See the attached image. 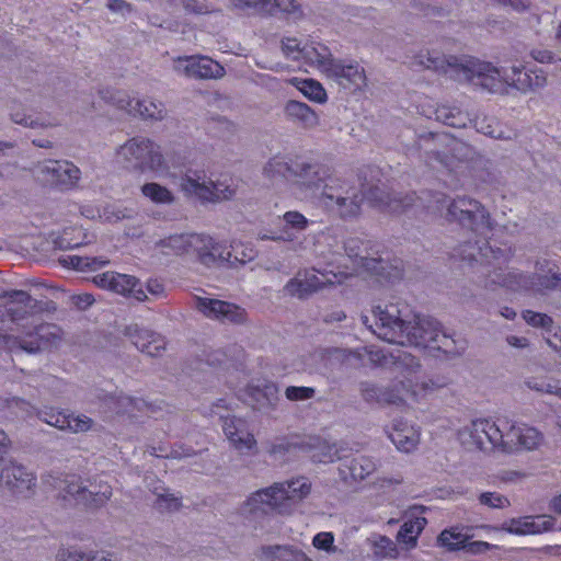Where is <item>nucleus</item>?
Instances as JSON below:
<instances>
[{
	"label": "nucleus",
	"mask_w": 561,
	"mask_h": 561,
	"mask_svg": "<svg viewBox=\"0 0 561 561\" xmlns=\"http://www.w3.org/2000/svg\"><path fill=\"white\" fill-rule=\"evenodd\" d=\"M420 57V62L427 69L443 73L458 82H477L489 92L497 90L500 79L523 93L543 88L547 83L545 71L537 67L513 66L507 70L477 57L445 56L436 51H427L426 55Z\"/></svg>",
	"instance_id": "f257e3e1"
},
{
	"label": "nucleus",
	"mask_w": 561,
	"mask_h": 561,
	"mask_svg": "<svg viewBox=\"0 0 561 561\" xmlns=\"http://www.w3.org/2000/svg\"><path fill=\"white\" fill-rule=\"evenodd\" d=\"M374 317V333L389 343L454 352L455 342L442 330L439 322L432 317L415 314L403 301L377 306Z\"/></svg>",
	"instance_id": "f03ea898"
},
{
	"label": "nucleus",
	"mask_w": 561,
	"mask_h": 561,
	"mask_svg": "<svg viewBox=\"0 0 561 561\" xmlns=\"http://www.w3.org/2000/svg\"><path fill=\"white\" fill-rule=\"evenodd\" d=\"M458 255L469 264L478 263L484 268L482 284L485 288L493 289L496 286L512 290H530L533 278L517 270L506 268L502 265L510 260V251L493 248L486 240L466 242L459 247Z\"/></svg>",
	"instance_id": "7ed1b4c3"
},
{
	"label": "nucleus",
	"mask_w": 561,
	"mask_h": 561,
	"mask_svg": "<svg viewBox=\"0 0 561 561\" xmlns=\"http://www.w3.org/2000/svg\"><path fill=\"white\" fill-rule=\"evenodd\" d=\"M428 196L431 199L425 205L428 211L438 214L448 221L458 222L484 237L492 230L490 214L477 199L467 196L450 199L439 192L428 194Z\"/></svg>",
	"instance_id": "20e7f679"
},
{
	"label": "nucleus",
	"mask_w": 561,
	"mask_h": 561,
	"mask_svg": "<svg viewBox=\"0 0 561 561\" xmlns=\"http://www.w3.org/2000/svg\"><path fill=\"white\" fill-rule=\"evenodd\" d=\"M371 185L356 181L354 176L334 175L319 195L320 203L342 220L360 216L365 195Z\"/></svg>",
	"instance_id": "39448f33"
},
{
	"label": "nucleus",
	"mask_w": 561,
	"mask_h": 561,
	"mask_svg": "<svg viewBox=\"0 0 561 561\" xmlns=\"http://www.w3.org/2000/svg\"><path fill=\"white\" fill-rule=\"evenodd\" d=\"M330 165L308 157H296L291 165V183L305 195H316L323 191L324 185L334 179Z\"/></svg>",
	"instance_id": "423d86ee"
},
{
	"label": "nucleus",
	"mask_w": 561,
	"mask_h": 561,
	"mask_svg": "<svg viewBox=\"0 0 561 561\" xmlns=\"http://www.w3.org/2000/svg\"><path fill=\"white\" fill-rule=\"evenodd\" d=\"M508 428V417L477 419L458 431V439L468 449H484L486 444L502 450L503 431Z\"/></svg>",
	"instance_id": "0eeeda50"
},
{
	"label": "nucleus",
	"mask_w": 561,
	"mask_h": 561,
	"mask_svg": "<svg viewBox=\"0 0 561 561\" xmlns=\"http://www.w3.org/2000/svg\"><path fill=\"white\" fill-rule=\"evenodd\" d=\"M240 512L244 516L254 518L267 515H289L287 502L284 500V484L275 482L252 492L241 504Z\"/></svg>",
	"instance_id": "6e6552de"
},
{
	"label": "nucleus",
	"mask_w": 561,
	"mask_h": 561,
	"mask_svg": "<svg viewBox=\"0 0 561 561\" xmlns=\"http://www.w3.org/2000/svg\"><path fill=\"white\" fill-rule=\"evenodd\" d=\"M61 337V329L50 323L35 325L33 331L23 332L18 335L1 336L4 346L9 351H24L26 353H36L43 348L57 346Z\"/></svg>",
	"instance_id": "1a4fd4ad"
},
{
	"label": "nucleus",
	"mask_w": 561,
	"mask_h": 561,
	"mask_svg": "<svg viewBox=\"0 0 561 561\" xmlns=\"http://www.w3.org/2000/svg\"><path fill=\"white\" fill-rule=\"evenodd\" d=\"M316 61L329 78L341 85L354 89L366 85L365 70L356 60L336 58L331 54L323 55L316 51Z\"/></svg>",
	"instance_id": "9d476101"
},
{
	"label": "nucleus",
	"mask_w": 561,
	"mask_h": 561,
	"mask_svg": "<svg viewBox=\"0 0 561 561\" xmlns=\"http://www.w3.org/2000/svg\"><path fill=\"white\" fill-rule=\"evenodd\" d=\"M35 175L46 186L69 191L77 187L81 171L68 160H45L36 165Z\"/></svg>",
	"instance_id": "9b49d317"
},
{
	"label": "nucleus",
	"mask_w": 561,
	"mask_h": 561,
	"mask_svg": "<svg viewBox=\"0 0 561 561\" xmlns=\"http://www.w3.org/2000/svg\"><path fill=\"white\" fill-rule=\"evenodd\" d=\"M118 156L123 157L129 167L140 171L164 172L170 169L169 162L159 151L154 142H124Z\"/></svg>",
	"instance_id": "f8f14e48"
},
{
	"label": "nucleus",
	"mask_w": 561,
	"mask_h": 561,
	"mask_svg": "<svg viewBox=\"0 0 561 561\" xmlns=\"http://www.w3.org/2000/svg\"><path fill=\"white\" fill-rule=\"evenodd\" d=\"M344 250L356 267H362L387 279L402 276L401 270L398 267L388 266V263L380 257H370L366 243L359 238H348L344 243Z\"/></svg>",
	"instance_id": "ddd939ff"
},
{
	"label": "nucleus",
	"mask_w": 561,
	"mask_h": 561,
	"mask_svg": "<svg viewBox=\"0 0 561 561\" xmlns=\"http://www.w3.org/2000/svg\"><path fill=\"white\" fill-rule=\"evenodd\" d=\"M364 352L373 366L391 369L397 379L405 374L415 375L420 368L416 357L402 350L387 353L375 346H368L364 348Z\"/></svg>",
	"instance_id": "4468645a"
},
{
	"label": "nucleus",
	"mask_w": 561,
	"mask_h": 561,
	"mask_svg": "<svg viewBox=\"0 0 561 561\" xmlns=\"http://www.w3.org/2000/svg\"><path fill=\"white\" fill-rule=\"evenodd\" d=\"M195 308L206 318L231 324H243L248 321L244 308L229 301L195 296Z\"/></svg>",
	"instance_id": "2eb2a0df"
},
{
	"label": "nucleus",
	"mask_w": 561,
	"mask_h": 561,
	"mask_svg": "<svg viewBox=\"0 0 561 561\" xmlns=\"http://www.w3.org/2000/svg\"><path fill=\"white\" fill-rule=\"evenodd\" d=\"M174 69L191 79L217 80L226 75L221 64L203 55L180 56L174 60Z\"/></svg>",
	"instance_id": "dca6fc26"
},
{
	"label": "nucleus",
	"mask_w": 561,
	"mask_h": 561,
	"mask_svg": "<svg viewBox=\"0 0 561 561\" xmlns=\"http://www.w3.org/2000/svg\"><path fill=\"white\" fill-rule=\"evenodd\" d=\"M545 440L543 434L536 427L517 424L508 419V428L503 431L502 450L513 453L518 449H538Z\"/></svg>",
	"instance_id": "f3484780"
},
{
	"label": "nucleus",
	"mask_w": 561,
	"mask_h": 561,
	"mask_svg": "<svg viewBox=\"0 0 561 561\" xmlns=\"http://www.w3.org/2000/svg\"><path fill=\"white\" fill-rule=\"evenodd\" d=\"M92 282L101 289L110 290L122 296H129L138 301L148 299L146 291L138 287V278L133 275L111 271L93 276Z\"/></svg>",
	"instance_id": "a211bd4d"
},
{
	"label": "nucleus",
	"mask_w": 561,
	"mask_h": 561,
	"mask_svg": "<svg viewBox=\"0 0 561 561\" xmlns=\"http://www.w3.org/2000/svg\"><path fill=\"white\" fill-rule=\"evenodd\" d=\"M428 194L426 193L423 197H416L415 193L404 195L402 193H386L378 185H371L368 190V198L375 203L379 210L394 215L405 211L414 205L416 199H421L425 207L431 199Z\"/></svg>",
	"instance_id": "6ab92c4d"
},
{
	"label": "nucleus",
	"mask_w": 561,
	"mask_h": 561,
	"mask_svg": "<svg viewBox=\"0 0 561 561\" xmlns=\"http://www.w3.org/2000/svg\"><path fill=\"white\" fill-rule=\"evenodd\" d=\"M113 100L119 108L145 121H162L167 115L164 103L152 98L135 99L118 92Z\"/></svg>",
	"instance_id": "aec40b11"
},
{
	"label": "nucleus",
	"mask_w": 561,
	"mask_h": 561,
	"mask_svg": "<svg viewBox=\"0 0 561 561\" xmlns=\"http://www.w3.org/2000/svg\"><path fill=\"white\" fill-rule=\"evenodd\" d=\"M35 480L32 472L14 462L7 465L0 473V485L16 496H28Z\"/></svg>",
	"instance_id": "412c9836"
},
{
	"label": "nucleus",
	"mask_w": 561,
	"mask_h": 561,
	"mask_svg": "<svg viewBox=\"0 0 561 561\" xmlns=\"http://www.w3.org/2000/svg\"><path fill=\"white\" fill-rule=\"evenodd\" d=\"M222 430L229 443L238 451L250 453L255 449L256 440L245 420L236 416L224 417Z\"/></svg>",
	"instance_id": "4be33fe9"
},
{
	"label": "nucleus",
	"mask_w": 561,
	"mask_h": 561,
	"mask_svg": "<svg viewBox=\"0 0 561 561\" xmlns=\"http://www.w3.org/2000/svg\"><path fill=\"white\" fill-rule=\"evenodd\" d=\"M360 394L367 402L398 404L404 400V392L412 391L405 388V382L400 379L389 387H380L376 383L364 381L359 386Z\"/></svg>",
	"instance_id": "5701e85b"
},
{
	"label": "nucleus",
	"mask_w": 561,
	"mask_h": 561,
	"mask_svg": "<svg viewBox=\"0 0 561 561\" xmlns=\"http://www.w3.org/2000/svg\"><path fill=\"white\" fill-rule=\"evenodd\" d=\"M125 335L141 353L156 357L165 351V340L162 335L140 328L138 324H130L125 330Z\"/></svg>",
	"instance_id": "b1692460"
},
{
	"label": "nucleus",
	"mask_w": 561,
	"mask_h": 561,
	"mask_svg": "<svg viewBox=\"0 0 561 561\" xmlns=\"http://www.w3.org/2000/svg\"><path fill=\"white\" fill-rule=\"evenodd\" d=\"M387 435L399 451L407 454L416 450L421 438L419 427L401 419L392 421Z\"/></svg>",
	"instance_id": "393cba45"
},
{
	"label": "nucleus",
	"mask_w": 561,
	"mask_h": 561,
	"mask_svg": "<svg viewBox=\"0 0 561 561\" xmlns=\"http://www.w3.org/2000/svg\"><path fill=\"white\" fill-rule=\"evenodd\" d=\"M378 468V461L370 456L356 455L342 460L340 472L344 480L363 481Z\"/></svg>",
	"instance_id": "a878e982"
},
{
	"label": "nucleus",
	"mask_w": 561,
	"mask_h": 561,
	"mask_svg": "<svg viewBox=\"0 0 561 561\" xmlns=\"http://www.w3.org/2000/svg\"><path fill=\"white\" fill-rule=\"evenodd\" d=\"M238 9H253L259 13L274 14L276 11L297 13L300 5L295 0H231Z\"/></svg>",
	"instance_id": "bb28decb"
},
{
	"label": "nucleus",
	"mask_w": 561,
	"mask_h": 561,
	"mask_svg": "<svg viewBox=\"0 0 561 561\" xmlns=\"http://www.w3.org/2000/svg\"><path fill=\"white\" fill-rule=\"evenodd\" d=\"M261 561H313L302 550L290 545H263L255 551Z\"/></svg>",
	"instance_id": "cd10ccee"
},
{
	"label": "nucleus",
	"mask_w": 561,
	"mask_h": 561,
	"mask_svg": "<svg viewBox=\"0 0 561 561\" xmlns=\"http://www.w3.org/2000/svg\"><path fill=\"white\" fill-rule=\"evenodd\" d=\"M211 183L213 181L207 178L205 172L187 171L182 179L181 187L186 195L208 203V199L213 198Z\"/></svg>",
	"instance_id": "c85d7f7f"
},
{
	"label": "nucleus",
	"mask_w": 561,
	"mask_h": 561,
	"mask_svg": "<svg viewBox=\"0 0 561 561\" xmlns=\"http://www.w3.org/2000/svg\"><path fill=\"white\" fill-rule=\"evenodd\" d=\"M195 233H174L156 242L154 248L163 255H191Z\"/></svg>",
	"instance_id": "c756f323"
},
{
	"label": "nucleus",
	"mask_w": 561,
	"mask_h": 561,
	"mask_svg": "<svg viewBox=\"0 0 561 561\" xmlns=\"http://www.w3.org/2000/svg\"><path fill=\"white\" fill-rule=\"evenodd\" d=\"M280 484H284V500L287 502L290 515L295 506L311 493L312 485L306 477L282 481Z\"/></svg>",
	"instance_id": "7c9ffc66"
},
{
	"label": "nucleus",
	"mask_w": 561,
	"mask_h": 561,
	"mask_svg": "<svg viewBox=\"0 0 561 561\" xmlns=\"http://www.w3.org/2000/svg\"><path fill=\"white\" fill-rule=\"evenodd\" d=\"M85 486L82 503L89 507H101L105 505L112 496V486L101 477L89 480Z\"/></svg>",
	"instance_id": "2f4dec72"
},
{
	"label": "nucleus",
	"mask_w": 561,
	"mask_h": 561,
	"mask_svg": "<svg viewBox=\"0 0 561 561\" xmlns=\"http://www.w3.org/2000/svg\"><path fill=\"white\" fill-rule=\"evenodd\" d=\"M210 251L208 252L209 255H205L204 260L208 261L207 267H215V266H221V265H230L234 266L236 263H245L244 257H238V255H233L232 252L229 250V248L220 241L215 240L211 237V240L208 241Z\"/></svg>",
	"instance_id": "473e14b6"
},
{
	"label": "nucleus",
	"mask_w": 561,
	"mask_h": 561,
	"mask_svg": "<svg viewBox=\"0 0 561 561\" xmlns=\"http://www.w3.org/2000/svg\"><path fill=\"white\" fill-rule=\"evenodd\" d=\"M420 370H421V367L415 373V375L409 376L408 374H405V376L400 377V381L405 382V388H409L412 390V391L404 392V399L407 397L416 399L417 397L423 396V394L427 393L428 391H433V390H436V389L445 386V381L439 380V379H437V380H434L433 378L420 379V376H419Z\"/></svg>",
	"instance_id": "72a5a7b5"
},
{
	"label": "nucleus",
	"mask_w": 561,
	"mask_h": 561,
	"mask_svg": "<svg viewBox=\"0 0 561 561\" xmlns=\"http://www.w3.org/2000/svg\"><path fill=\"white\" fill-rule=\"evenodd\" d=\"M293 160H287L279 156L271 158L263 168L264 178L272 184H277L285 180L291 181Z\"/></svg>",
	"instance_id": "f704fd0d"
},
{
	"label": "nucleus",
	"mask_w": 561,
	"mask_h": 561,
	"mask_svg": "<svg viewBox=\"0 0 561 561\" xmlns=\"http://www.w3.org/2000/svg\"><path fill=\"white\" fill-rule=\"evenodd\" d=\"M290 84L294 85L299 92L304 94L309 101L324 104L328 101V94L323 85L313 78H297L290 79Z\"/></svg>",
	"instance_id": "c9c22d12"
},
{
	"label": "nucleus",
	"mask_w": 561,
	"mask_h": 561,
	"mask_svg": "<svg viewBox=\"0 0 561 561\" xmlns=\"http://www.w3.org/2000/svg\"><path fill=\"white\" fill-rule=\"evenodd\" d=\"M426 523V518L420 516L404 522L397 535L398 542L405 545L408 548L415 547L417 537L424 529Z\"/></svg>",
	"instance_id": "e433bc0d"
},
{
	"label": "nucleus",
	"mask_w": 561,
	"mask_h": 561,
	"mask_svg": "<svg viewBox=\"0 0 561 561\" xmlns=\"http://www.w3.org/2000/svg\"><path fill=\"white\" fill-rule=\"evenodd\" d=\"M10 116L14 124L33 129L46 127L51 124L42 114L35 113L33 110H27L22 106H13L11 108Z\"/></svg>",
	"instance_id": "4c0bfd02"
},
{
	"label": "nucleus",
	"mask_w": 561,
	"mask_h": 561,
	"mask_svg": "<svg viewBox=\"0 0 561 561\" xmlns=\"http://www.w3.org/2000/svg\"><path fill=\"white\" fill-rule=\"evenodd\" d=\"M280 219L283 220L282 233H288L290 238L286 242H294L297 240V233L306 230L310 224L309 219L297 210L286 211Z\"/></svg>",
	"instance_id": "58836bf2"
},
{
	"label": "nucleus",
	"mask_w": 561,
	"mask_h": 561,
	"mask_svg": "<svg viewBox=\"0 0 561 561\" xmlns=\"http://www.w3.org/2000/svg\"><path fill=\"white\" fill-rule=\"evenodd\" d=\"M150 407L141 399L129 396H119L113 401V409L117 414L127 415L130 419L137 417L138 412L148 410Z\"/></svg>",
	"instance_id": "ea45409f"
},
{
	"label": "nucleus",
	"mask_w": 561,
	"mask_h": 561,
	"mask_svg": "<svg viewBox=\"0 0 561 561\" xmlns=\"http://www.w3.org/2000/svg\"><path fill=\"white\" fill-rule=\"evenodd\" d=\"M533 284L530 290L536 293H546L549 290L561 289V273L548 270L547 274L536 273L530 275Z\"/></svg>",
	"instance_id": "a19ab883"
},
{
	"label": "nucleus",
	"mask_w": 561,
	"mask_h": 561,
	"mask_svg": "<svg viewBox=\"0 0 561 561\" xmlns=\"http://www.w3.org/2000/svg\"><path fill=\"white\" fill-rule=\"evenodd\" d=\"M371 549L377 558L381 559H397L399 550L394 541L385 535H373L369 538Z\"/></svg>",
	"instance_id": "79ce46f5"
},
{
	"label": "nucleus",
	"mask_w": 561,
	"mask_h": 561,
	"mask_svg": "<svg viewBox=\"0 0 561 561\" xmlns=\"http://www.w3.org/2000/svg\"><path fill=\"white\" fill-rule=\"evenodd\" d=\"M524 385L529 390H534V391H537L540 393L553 394L561 399V381L560 380L529 376L524 379Z\"/></svg>",
	"instance_id": "37998d69"
},
{
	"label": "nucleus",
	"mask_w": 561,
	"mask_h": 561,
	"mask_svg": "<svg viewBox=\"0 0 561 561\" xmlns=\"http://www.w3.org/2000/svg\"><path fill=\"white\" fill-rule=\"evenodd\" d=\"M470 536L458 528L445 529L438 536V543L448 550H458L467 547Z\"/></svg>",
	"instance_id": "c03bdc74"
},
{
	"label": "nucleus",
	"mask_w": 561,
	"mask_h": 561,
	"mask_svg": "<svg viewBox=\"0 0 561 561\" xmlns=\"http://www.w3.org/2000/svg\"><path fill=\"white\" fill-rule=\"evenodd\" d=\"M436 119L446 126L461 128L466 126L467 117L462 115L458 107L442 105L436 112Z\"/></svg>",
	"instance_id": "a18cd8bd"
},
{
	"label": "nucleus",
	"mask_w": 561,
	"mask_h": 561,
	"mask_svg": "<svg viewBox=\"0 0 561 561\" xmlns=\"http://www.w3.org/2000/svg\"><path fill=\"white\" fill-rule=\"evenodd\" d=\"M283 293L286 296L306 299L313 293L310 290V284H307L302 277V273L299 272L295 277L289 279L283 288Z\"/></svg>",
	"instance_id": "49530a36"
},
{
	"label": "nucleus",
	"mask_w": 561,
	"mask_h": 561,
	"mask_svg": "<svg viewBox=\"0 0 561 561\" xmlns=\"http://www.w3.org/2000/svg\"><path fill=\"white\" fill-rule=\"evenodd\" d=\"M253 398L256 400L257 409L273 408L278 400V388L275 383H265L254 390Z\"/></svg>",
	"instance_id": "de8ad7c7"
},
{
	"label": "nucleus",
	"mask_w": 561,
	"mask_h": 561,
	"mask_svg": "<svg viewBox=\"0 0 561 561\" xmlns=\"http://www.w3.org/2000/svg\"><path fill=\"white\" fill-rule=\"evenodd\" d=\"M287 116L298 119L302 123H312L316 121V114L312 108L300 101H289L285 106Z\"/></svg>",
	"instance_id": "09e8293b"
},
{
	"label": "nucleus",
	"mask_w": 561,
	"mask_h": 561,
	"mask_svg": "<svg viewBox=\"0 0 561 561\" xmlns=\"http://www.w3.org/2000/svg\"><path fill=\"white\" fill-rule=\"evenodd\" d=\"M142 194L156 204H172L174 196L167 187L158 183H147L141 187Z\"/></svg>",
	"instance_id": "8fccbe9b"
},
{
	"label": "nucleus",
	"mask_w": 561,
	"mask_h": 561,
	"mask_svg": "<svg viewBox=\"0 0 561 561\" xmlns=\"http://www.w3.org/2000/svg\"><path fill=\"white\" fill-rule=\"evenodd\" d=\"M65 263L70 264L73 268L79 271L98 270L108 264L107 259L103 257H89L71 255L64 260Z\"/></svg>",
	"instance_id": "3c124183"
},
{
	"label": "nucleus",
	"mask_w": 561,
	"mask_h": 561,
	"mask_svg": "<svg viewBox=\"0 0 561 561\" xmlns=\"http://www.w3.org/2000/svg\"><path fill=\"white\" fill-rule=\"evenodd\" d=\"M41 421L54 426L58 430H66L68 422V414L62 413L54 408H44L37 412Z\"/></svg>",
	"instance_id": "603ef678"
},
{
	"label": "nucleus",
	"mask_w": 561,
	"mask_h": 561,
	"mask_svg": "<svg viewBox=\"0 0 561 561\" xmlns=\"http://www.w3.org/2000/svg\"><path fill=\"white\" fill-rule=\"evenodd\" d=\"M554 517L551 515L529 516L526 535H539L549 531L554 526Z\"/></svg>",
	"instance_id": "864d4df0"
},
{
	"label": "nucleus",
	"mask_w": 561,
	"mask_h": 561,
	"mask_svg": "<svg viewBox=\"0 0 561 561\" xmlns=\"http://www.w3.org/2000/svg\"><path fill=\"white\" fill-rule=\"evenodd\" d=\"M307 284H310V290L316 291L335 283L336 275L329 276L327 274H318L316 271L301 272Z\"/></svg>",
	"instance_id": "5fc2aeb1"
},
{
	"label": "nucleus",
	"mask_w": 561,
	"mask_h": 561,
	"mask_svg": "<svg viewBox=\"0 0 561 561\" xmlns=\"http://www.w3.org/2000/svg\"><path fill=\"white\" fill-rule=\"evenodd\" d=\"M193 240L194 241L191 255L195 256L196 262L207 267L208 261L204 260V256L209 255L208 252L210 251V248L208 241L211 240V237L207 234L195 233V238H193Z\"/></svg>",
	"instance_id": "6e6d98bb"
},
{
	"label": "nucleus",
	"mask_w": 561,
	"mask_h": 561,
	"mask_svg": "<svg viewBox=\"0 0 561 561\" xmlns=\"http://www.w3.org/2000/svg\"><path fill=\"white\" fill-rule=\"evenodd\" d=\"M62 484L61 488L68 495L72 496L78 502H83L87 486L79 477L68 476L62 481Z\"/></svg>",
	"instance_id": "4d7b16f0"
},
{
	"label": "nucleus",
	"mask_w": 561,
	"mask_h": 561,
	"mask_svg": "<svg viewBox=\"0 0 561 561\" xmlns=\"http://www.w3.org/2000/svg\"><path fill=\"white\" fill-rule=\"evenodd\" d=\"M211 199H208V203H218L221 201L231 199L236 195V187L231 184H226L224 182H214L211 183Z\"/></svg>",
	"instance_id": "13d9d810"
},
{
	"label": "nucleus",
	"mask_w": 561,
	"mask_h": 561,
	"mask_svg": "<svg viewBox=\"0 0 561 561\" xmlns=\"http://www.w3.org/2000/svg\"><path fill=\"white\" fill-rule=\"evenodd\" d=\"M312 546L329 554L335 553L337 548L334 545V535L331 531H321L313 536Z\"/></svg>",
	"instance_id": "bf43d9fd"
},
{
	"label": "nucleus",
	"mask_w": 561,
	"mask_h": 561,
	"mask_svg": "<svg viewBox=\"0 0 561 561\" xmlns=\"http://www.w3.org/2000/svg\"><path fill=\"white\" fill-rule=\"evenodd\" d=\"M523 319L534 328H541L549 330L553 323L552 318L546 313L535 312L533 310H525L522 313Z\"/></svg>",
	"instance_id": "052dcab7"
},
{
	"label": "nucleus",
	"mask_w": 561,
	"mask_h": 561,
	"mask_svg": "<svg viewBox=\"0 0 561 561\" xmlns=\"http://www.w3.org/2000/svg\"><path fill=\"white\" fill-rule=\"evenodd\" d=\"M68 422L69 424L67 425L66 430L72 433H84L91 430L93 426V420L84 414H68Z\"/></svg>",
	"instance_id": "680f3d73"
},
{
	"label": "nucleus",
	"mask_w": 561,
	"mask_h": 561,
	"mask_svg": "<svg viewBox=\"0 0 561 561\" xmlns=\"http://www.w3.org/2000/svg\"><path fill=\"white\" fill-rule=\"evenodd\" d=\"M154 506L160 512H174L180 508L181 500L171 493L158 494Z\"/></svg>",
	"instance_id": "e2e57ef3"
},
{
	"label": "nucleus",
	"mask_w": 561,
	"mask_h": 561,
	"mask_svg": "<svg viewBox=\"0 0 561 561\" xmlns=\"http://www.w3.org/2000/svg\"><path fill=\"white\" fill-rule=\"evenodd\" d=\"M316 389L312 387L289 386L285 390V397L289 401H305L316 396Z\"/></svg>",
	"instance_id": "0e129e2a"
},
{
	"label": "nucleus",
	"mask_w": 561,
	"mask_h": 561,
	"mask_svg": "<svg viewBox=\"0 0 561 561\" xmlns=\"http://www.w3.org/2000/svg\"><path fill=\"white\" fill-rule=\"evenodd\" d=\"M528 519H529V516L511 518L503 523L502 529L508 534L526 536V530H527L528 524H529Z\"/></svg>",
	"instance_id": "69168bd1"
},
{
	"label": "nucleus",
	"mask_w": 561,
	"mask_h": 561,
	"mask_svg": "<svg viewBox=\"0 0 561 561\" xmlns=\"http://www.w3.org/2000/svg\"><path fill=\"white\" fill-rule=\"evenodd\" d=\"M479 500L482 505H486L492 508H504L510 505L508 499L496 492L482 493Z\"/></svg>",
	"instance_id": "338daca9"
},
{
	"label": "nucleus",
	"mask_w": 561,
	"mask_h": 561,
	"mask_svg": "<svg viewBox=\"0 0 561 561\" xmlns=\"http://www.w3.org/2000/svg\"><path fill=\"white\" fill-rule=\"evenodd\" d=\"M89 558V553L76 548H60L57 556L56 561H87Z\"/></svg>",
	"instance_id": "774afa93"
}]
</instances>
